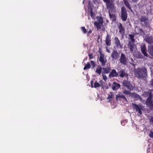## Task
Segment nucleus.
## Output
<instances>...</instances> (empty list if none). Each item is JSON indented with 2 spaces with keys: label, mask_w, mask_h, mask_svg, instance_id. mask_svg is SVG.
Wrapping results in <instances>:
<instances>
[{
  "label": "nucleus",
  "mask_w": 153,
  "mask_h": 153,
  "mask_svg": "<svg viewBox=\"0 0 153 153\" xmlns=\"http://www.w3.org/2000/svg\"><path fill=\"white\" fill-rule=\"evenodd\" d=\"M147 70L146 68L143 67L141 68H137L135 70L136 76L139 78H143L147 76Z\"/></svg>",
  "instance_id": "1"
},
{
  "label": "nucleus",
  "mask_w": 153,
  "mask_h": 153,
  "mask_svg": "<svg viewBox=\"0 0 153 153\" xmlns=\"http://www.w3.org/2000/svg\"><path fill=\"white\" fill-rule=\"evenodd\" d=\"M96 19V21L94 23V25L97 30H99L101 29L103 25V19L102 17L99 16L97 17Z\"/></svg>",
  "instance_id": "2"
},
{
  "label": "nucleus",
  "mask_w": 153,
  "mask_h": 153,
  "mask_svg": "<svg viewBox=\"0 0 153 153\" xmlns=\"http://www.w3.org/2000/svg\"><path fill=\"white\" fill-rule=\"evenodd\" d=\"M128 48L129 49L130 51L133 54H135L137 51L136 47L134 43L130 41L128 42Z\"/></svg>",
  "instance_id": "3"
},
{
  "label": "nucleus",
  "mask_w": 153,
  "mask_h": 153,
  "mask_svg": "<svg viewBox=\"0 0 153 153\" xmlns=\"http://www.w3.org/2000/svg\"><path fill=\"white\" fill-rule=\"evenodd\" d=\"M147 93L149 94V97L147 99L145 104L149 107H150L151 108H153V101L152 100V95L151 92H147Z\"/></svg>",
  "instance_id": "4"
},
{
  "label": "nucleus",
  "mask_w": 153,
  "mask_h": 153,
  "mask_svg": "<svg viewBox=\"0 0 153 153\" xmlns=\"http://www.w3.org/2000/svg\"><path fill=\"white\" fill-rule=\"evenodd\" d=\"M100 54L99 60L100 62L101 65L102 66L105 65L107 62V60L105 57L104 54L102 53L101 51L99 52Z\"/></svg>",
  "instance_id": "5"
},
{
  "label": "nucleus",
  "mask_w": 153,
  "mask_h": 153,
  "mask_svg": "<svg viewBox=\"0 0 153 153\" xmlns=\"http://www.w3.org/2000/svg\"><path fill=\"white\" fill-rule=\"evenodd\" d=\"M111 57L112 61H115L118 59L120 57V53L117 52V51L114 50L111 53Z\"/></svg>",
  "instance_id": "6"
},
{
  "label": "nucleus",
  "mask_w": 153,
  "mask_h": 153,
  "mask_svg": "<svg viewBox=\"0 0 153 153\" xmlns=\"http://www.w3.org/2000/svg\"><path fill=\"white\" fill-rule=\"evenodd\" d=\"M132 104L134 108L135 109L136 111L138 112L140 114H142V111L143 109L142 105H137L134 103H132Z\"/></svg>",
  "instance_id": "7"
},
{
  "label": "nucleus",
  "mask_w": 153,
  "mask_h": 153,
  "mask_svg": "<svg viewBox=\"0 0 153 153\" xmlns=\"http://www.w3.org/2000/svg\"><path fill=\"white\" fill-rule=\"evenodd\" d=\"M104 83V82L102 80H100L99 81V82L96 81L94 84V85H93L92 84V81H91V85L92 88L94 87L95 88H96L100 86H102L103 88Z\"/></svg>",
  "instance_id": "8"
},
{
  "label": "nucleus",
  "mask_w": 153,
  "mask_h": 153,
  "mask_svg": "<svg viewBox=\"0 0 153 153\" xmlns=\"http://www.w3.org/2000/svg\"><path fill=\"white\" fill-rule=\"evenodd\" d=\"M121 18L123 21H125L127 17V13L126 9L124 7L121 8Z\"/></svg>",
  "instance_id": "9"
},
{
  "label": "nucleus",
  "mask_w": 153,
  "mask_h": 153,
  "mask_svg": "<svg viewBox=\"0 0 153 153\" xmlns=\"http://www.w3.org/2000/svg\"><path fill=\"white\" fill-rule=\"evenodd\" d=\"M141 51L143 54L145 56L149 57V55L147 53L146 48L145 44L144 43L142 44L140 46Z\"/></svg>",
  "instance_id": "10"
},
{
  "label": "nucleus",
  "mask_w": 153,
  "mask_h": 153,
  "mask_svg": "<svg viewBox=\"0 0 153 153\" xmlns=\"http://www.w3.org/2000/svg\"><path fill=\"white\" fill-rule=\"evenodd\" d=\"M113 2V1H110L108 2H106V5L108 9H109L108 12L110 17H111V16L110 13V11L113 10L114 8V6L112 3Z\"/></svg>",
  "instance_id": "11"
},
{
  "label": "nucleus",
  "mask_w": 153,
  "mask_h": 153,
  "mask_svg": "<svg viewBox=\"0 0 153 153\" xmlns=\"http://www.w3.org/2000/svg\"><path fill=\"white\" fill-rule=\"evenodd\" d=\"M116 100L117 101L121 100L123 102H126L127 101L125 96L121 93L116 95Z\"/></svg>",
  "instance_id": "12"
},
{
  "label": "nucleus",
  "mask_w": 153,
  "mask_h": 153,
  "mask_svg": "<svg viewBox=\"0 0 153 153\" xmlns=\"http://www.w3.org/2000/svg\"><path fill=\"white\" fill-rule=\"evenodd\" d=\"M123 84L124 86L126 87L129 90H131L133 89V87L129 81L125 80L123 81Z\"/></svg>",
  "instance_id": "13"
},
{
  "label": "nucleus",
  "mask_w": 153,
  "mask_h": 153,
  "mask_svg": "<svg viewBox=\"0 0 153 153\" xmlns=\"http://www.w3.org/2000/svg\"><path fill=\"white\" fill-rule=\"evenodd\" d=\"M106 44L107 46H110L111 44V36L110 35L107 34L105 40Z\"/></svg>",
  "instance_id": "14"
},
{
  "label": "nucleus",
  "mask_w": 153,
  "mask_h": 153,
  "mask_svg": "<svg viewBox=\"0 0 153 153\" xmlns=\"http://www.w3.org/2000/svg\"><path fill=\"white\" fill-rule=\"evenodd\" d=\"M120 63L124 65H126L127 63L126 59V57L123 53L121 54V56L119 59Z\"/></svg>",
  "instance_id": "15"
},
{
  "label": "nucleus",
  "mask_w": 153,
  "mask_h": 153,
  "mask_svg": "<svg viewBox=\"0 0 153 153\" xmlns=\"http://www.w3.org/2000/svg\"><path fill=\"white\" fill-rule=\"evenodd\" d=\"M135 34H140L141 35H144V33L143 30L141 28L138 27H136L135 28Z\"/></svg>",
  "instance_id": "16"
},
{
  "label": "nucleus",
  "mask_w": 153,
  "mask_h": 153,
  "mask_svg": "<svg viewBox=\"0 0 153 153\" xmlns=\"http://www.w3.org/2000/svg\"><path fill=\"white\" fill-rule=\"evenodd\" d=\"M120 84L115 82H114L112 85V89L114 90H117L120 87Z\"/></svg>",
  "instance_id": "17"
},
{
  "label": "nucleus",
  "mask_w": 153,
  "mask_h": 153,
  "mask_svg": "<svg viewBox=\"0 0 153 153\" xmlns=\"http://www.w3.org/2000/svg\"><path fill=\"white\" fill-rule=\"evenodd\" d=\"M118 76L123 78L125 76H128V75L126 74L123 70H121L118 72Z\"/></svg>",
  "instance_id": "18"
},
{
  "label": "nucleus",
  "mask_w": 153,
  "mask_h": 153,
  "mask_svg": "<svg viewBox=\"0 0 153 153\" xmlns=\"http://www.w3.org/2000/svg\"><path fill=\"white\" fill-rule=\"evenodd\" d=\"M118 73L116 70L114 69L112 70L111 71L110 73L109 74V76L110 77H117L118 76Z\"/></svg>",
  "instance_id": "19"
},
{
  "label": "nucleus",
  "mask_w": 153,
  "mask_h": 153,
  "mask_svg": "<svg viewBox=\"0 0 153 153\" xmlns=\"http://www.w3.org/2000/svg\"><path fill=\"white\" fill-rule=\"evenodd\" d=\"M148 51L149 53L153 56V45L151 44L149 45Z\"/></svg>",
  "instance_id": "20"
},
{
  "label": "nucleus",
  "mask_w": 153,
  "mask_h": 153,
  "mask_svg": "<svg viewBox=\"0 0 153 153\" xmlns=\"http://www.w3.org/2000/svg\"><path fill=\"white\" fill-rule=\"evenodd\" d=\"M114 41V43H115L117 47L120 48H121L122 47L120 44V41L117 37H116L115 38Z\"/></svg>",
  "instance_id": "21"
},
{
  "label": "nucleus",
  "mask_w": 153,
  "mask_h": 153,
  "mask_svg": "<svg viewBox=\"0 0 153 153\" xmlns=\"http://www.w3.org/2000/svg\"><path fill=\"white\" fill-rule=\"evenodd\" d=\"M118 29L119 32L121 34H123L124 33V29L122 25L119 23V25Z\"/></svg>",
  "instance_id": "22"
},
{
  "label": "nucleus",
  "mask_w": 153,
  "mask_h": 153,
  "mask_svg": "<svg viewBox=\"0 0 153 153\" xmlns=\"http://www.w3.org/2000/svg\"><path fill=\"white\" fill-rule=\"evenodd\" d=\"M114 94L112 92H110L108 94L107 97L108 102H110L111 100V99L114 97Z\"/></svg>",
  "instance_id": "23"
},
{
  "label": "nucleus",
  "mask_w": 153,
  "mask_h": 153,
  "mask_svg": "<svg viewBox=\"0 0 153 153\" xmlns=\"http://www.w3.org/2000/svg\"><path fill=\"white\" fill-rule=\"evenodd\" d=\"M135 54L133 55L138 58L142 59L143 57V56L142 54L140 52H137V51L135 53Z\"/></svg>",
  "instance_id": "24"
},
{
  "label": "nucleus",
  "mask_w": 153,
  "mask_h": 153,
  "mask_svg": "<svg viewBox=\"0 0 153 153\" xmlns=\"http://www.w3.org/2000/svg\"><path fill=\"white\" fill-rule=\"evenodd\" d=\"M103 72L105 73H108L111 71L110 68H102Z\"/></svg>",
  "instance_id": "25"
},
{
  "label": "nucleus",
  "mask_w": 153,
  "mask_h": 153,
  "mask_svg": "<svg viewBox=\"0 0 153 153\" xmlns=\"http://www.w3.org/2000/svg\"><path fill=\"white\" fill-rule=\"evenodd\" d=\"M145 40L149 44H150L152 42V37H151L145 38Z\"/></svg>",
  "instance_id": "26"
},
{
  "label": "nucleus",
  "mask_w": 153,
  "mask_h": 153,
  "mask_svg": "<svg viewBox=\"0 0 153 153\" xmlns=\"http://www.w3.org/2000/svg\"><path fill=\"white\" fill-rule=\"evenodd\" d=\"M124 1V4L126 5V7L130 10H131V11H132V10L131 8V7L130 6V5L129 4V3L128 2L126 1V0H123Z\"/></svg>",
  "instance_id": "27"
},
{
  "label": "nucleus",
  "mask_w": 153,
  "mask_h": 153,
  "mask_svg": "<svg viewBox=\"0 0 153 153\" xmlns=\"http://www.w3.org/2000/svg\"><path fill=\"white\" fill-rule=\"evenodd\" d=\"M102 69V67H101V66H99L97 69L96 71V72L98 74L100 75L101 74Z\"/></svg>",
  "instance_id": "28"
},
{
  "label": "nucleus",
  "mask_w": 153,
  "mask_h": 153,
  "mask_svg": "<svg viewBox=\"0 0 153 153\" xmlns=\"http://www.w3.org/2000/svg\"><path fill=\"white\" fill-rule=\"evenodd\" d=\"M147 19L145 17H142L141 18L140 20L142 22H146L147 20Z\"/></svg>",
  "instance_id": "29"
},
{
  "label": "nucleus",
  "mask_w": 153,
  "mask_h": 153,
  "mask_svg": "<svg viewBox=\"0 0 153 153\" xmlns=\"http://www.w3.org/2000/svg\"><path fill=\"white\" fill-rule=\"evenodd\" d=\"M90 67V65L89 63H88L87 64L85 65L84 68V70H87L89 69Z\"/></svg>",
  "instance_id": "30"
},
{
  "label": "nucleus",
  "mask_w": 153,
  "mask_h": 153,
  "mask_svg": "<svg viewBox=\"0 0 153 153\" xmlns=\"http://www.w3.org/2000/svg\"><path fill=\"white\" fill-rule=\"evenodd\" d=\"M129 38H130L131 42H133V43L134 42V36L133 35L129 34Z\"/></svg>",
  "instance_id": "31"
},
{
  "label": "nucleus",
  "mask_w": 153,
  "mask_h": 153,
  "mask_svg": "<svg viewBox=\"0 0 153 153\" xmlns=\"http://www.w3.org/2000/svg\"><path fill=\"white\" fill-rule=\"evenodd\" d=\"M133 95H134V97L136 98L137 100H139L140 97L136 93H133Z\"/></svg>",
  "instance_id": "32"
},
{
  "label": "nucleus",
  "mask_w": 153,
  "mask_h": 153,
  "mask_svg": "<svg viewBox=\"0 0 153 153\" xmlns=\"http://www.w3.org/2000/svg\"><path fill=\"white\" fill-rule=\"evenodd\" d=\"M149 120L153 126V116L150 117L149 118Z\"/></svg>",
  "instance_id": "33"
},
{
  "label": "nucleus",
  "mask_w": 153,
  "mask_h": 153,
  "mask_svg": "<svg viewBox=\"0 0 153 153\" xmlns=\"http://www.w3.org/2000/svg\"><path fill=\"white\" fill-rule=\"evenodd\" d=\"M91 65L93 66V68H94L95 66V64L94 62V61H91Z\"/></svg>",
  "instance_id": "34"
},
{
  "label": "nucleus",
  "mask_w": 153,
  "mask_h": 153,
  "mask_svg": "<svg viewBox=\"0 0 153 153\" xmlns=\"http://www.w3.org/2000/svg\"><path fill=\"white\" fill-rule=\"evenodd\" d=\"M123 93L124 94H128L130 93V91H126V90H124L123 91Z\"/></svg>",
  "instance_id": "35"
},
{
  "label": "nucleus",
  "mask_w": 153,
  "mask_h": 153,
  "mask_svg": "<svg viewBox=\"0 0 153 153\" xmlns=\"http://www.w3.org/2000/svg\"><path fill=\"white\" fill-rule=\"evenodd\" d=\"M81 29L84 33H86V30L85 29V27H81Z\"/></svg>",
  "instance_id": "36"
},
{
  "label": "nucleus",
  "mask_w": 153,
  "mask_h": 153,
  "mask_svg": "<svg viewBox=\"0 0 153 153\" xmlns=\"http://www.w3.org/2000/svg\"><path fill=\"white\" fill-rule=\"evenodd\" d=\"M139 100H140L144 104H145L146 102L145 101V100H143L140 97L139 99Z\"/></svg>",
  "instance_id": "37"
},
{
  "label": "nucleus",
  "mask_w": 153,
  "mask_h": 153,
  "mask_svg": "<svg viewBox=\"0 0 153 153\" xmlns=\"http://www.w3.org/2000/svg\"><path fill=\"white\" fill-rule=\"evenodd\" d=\"M89 57L90 59H91L93 58V54L91 53H90L89 54Z\"/></svg>",
  "instance_id": "38"
},
{
  "label": "nucleus",
  "mask_w": 153,
  "mask_h": 153,
  "mask_svg": "<svg viewBox=\"0 0 153 153\" xmlns=\"http://www.w3.org/2000/svg\"><path fill=\"white\" fill-rule=\"evenodd\" d=\"M102 76L103 77V79L105 81L107 79V77L106 76L105 74H103L102 75Z\"/></svg>",
  "instance_id": "39"
},
{
  "label": "nucleus",
  "mask_w": 153,
  "mask_h": 153,
  "mask_svg": "<svg viewBox=\"0 0 153 153\" xmlns=\"http://www.w3.org/2000/svg\"><path fill=\"white\" fill-rule=\"evenodd\" d=\"M105 2H108L110 1H113L114 0H103Z\"/></svg>",
  "instance_id": "40"
},
{
  "label": "nucleus",
  "mask_w": 153,
  "mask_h": 153,
  "mask_svg": "<svg viewBox=\"0 0 153 153\" xmlns=\"http://www.w3.org/2000/svg\"><path fill=\"white\" fill-rule=\"evenodd\" d=\"M149 136L153 138V132H151L149 134Z\"/></svg>",
  "instance_id": "41"
},
{
  "label": "nucleus",
  "mask_w": 153,
  "mask_h": 153,
  "mask_svg": "<svg viewBox=\"0 0 153 153\" xmlns=\"http://www.w3.org/2000/svg\"><path fill=\"white\" fill-rule=\"evenodd\" d=\"M105 48H106V51L108 53H110V51L109 50V49H108V47H105Z\"/></svg>",
  "instance_id": "42"
},
{
  "label": "nucleus",
  "mask_w": 153,
  "mask_h": 153,
  "mask_svg": "<svg viewBox=\"0 0 153 153\" xmlns=\"http://www.w3.org/2000/svg\"><path fill=\"white\" fill-rule=\"evenodd\" d=\"M92 32V31L91 30H89L88 32V35H89Z\"/></svg>",
  "instance_id": "43"
},
{
  "label": "nucleus",
  "mask_w": 153,
  "mask_h": 153,
  "mask_svg": "<svg viewBox=\"0 0 153 153\" xmlns=\"http://www.w3.org/2000/svg\"><path fill=\"white\" fill-rule=\"evenodd\" d=\"M132 1L134 2H137L138 1V0H132Z\"/></svg>",
  "instance_id": "44"
},
{
  "label": "nucleus",
  "mask_w": 153,
  "mask_h": 153,
  "mask_svg": "<svg viewBox=\"0 0 153 153\" xmlns=\"http://www.w3.org/2000/svg\"><path fill=\"white\" fill-rule=\"evenodd\" d=\"M92 10H91V16L92 17Z\"/></svg>",
  "instance_id": "45"
},
{
  "label": "nucleus",
  "mask_w": 153,
  "mask_h": 153,
  "mask_svg": "<svg viewBox=\"0 0 153 153\" xmlns=\"http://www.w3.org/2000/svg\"><path fill=\"white\" fill-rule=\"evenodd\" d=\"M152 76H153V72H152Z\"/></svg>",
  "instance_id": "46"
},
{
  "label": "nucleus",
  "mask_w": 153,
  "mask_h": 153,
  "mask_svg": "<svg viewBox=\"0 0 153 153\" xmlns=\"http://www.w3.org/2000/svg\"><path fill=\"white\" fill-rule=\"evenodd\" d=\"M86 59H87V58H86V59H84V60H85V59H86Z\"/></svg>",
  "instance_id": "47"
},
{
  "label": "nucleus",
  "mask_w": 153,
  "mask_h": 153,
  "mask_svg": "<svg viewBox=\"0 0 153 153\" xmlns=\"http://www.w3.org/2000/svg\"><path fill=\"white\" fill-rule=\"evenodd\" d=\"M153 2V0H152Z\"/></svg>",
  "instance_id": "48"
}]
</instances>
